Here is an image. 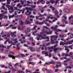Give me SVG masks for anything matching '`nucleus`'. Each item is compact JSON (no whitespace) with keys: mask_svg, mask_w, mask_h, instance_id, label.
Here are the masks:
<instances>
[{"mask_svg":"<svg viewBox=\"0 0 73 73\" xmlns=\"http://www.w3.org/2000/svg\"><path fill=\"white\" fill-rule=\"evenodd\" d=\"M57 27H58V25H56L54 27V29H55V34H56V36H58V34H57V32H61V30L60 29H56Z\"/></svg>","mask_w":73,"mask_h":73,"instance_id":"423d86ee","label":"nucleus"},{"mask_svg":"<svg viewBox=\"0 0 73 73\" xmlns=\"http://www.w3.org/2000/svg\"><path fill=\"white\" fill-rule=\"evenodd\" d=\"M31 8H36V5H31Z\"/></svg>","mask_w":73,"mask_h":73,"instance_id":"72a5a7b5","label":"nucleus"},{"mask_svg":"<svg viewBox=\"0 0 73 73\" xmlns=\"http://www.w3.org/2000/svg\"><path fill=\"white\" fill-rule=\"evenodd\" d=\"M57 20V18H55V20H54L52 21V22H55L56 21V20Z\"/></svg>","mask_w":73,"mask_h":73,"instance_id":"603ef678","label":"nucleus"},{"mask_svg":"<svg viewBox=\"0 0 73 73\" xmlns=\"http://www.w3.org/2000/svg\"><path fill=\"white\" fill-rule=\"evenodd\" d=\"M70 22L71 25H73V21L71 20L70 21Z\"/></svg>","mask_w":73,"mask_h":73,"instance_id":"de8ad7c7","label":"nucleus"},{"mask_svg":"<svg viewBox=\"0 0 73 73\" xmlns=\"http://www.w3.org/2000/svg\"><path fill=\"white\" fill-rule=\"evenodd\" d=\"M50 64H55V62L54 61H52V62H50Z\"/></svg>","mask_w":73,"mask_h":73,"instance_id":"13d9d810","label":"nucleus"},{"mask_svg":"<svg viewBox=\"0 0 73 73\" xmlns=\"http://www.w3.org/2000/svg\"><path fill=\"white\" fill-rule=\"evenodd\" d=\"M21 11H22V10L18 9L17 12H18V13L19 14V13H21Z\"/></svg>","mask_w":73,"mask_h":73,"instance_id":"a878e982","label":"nucleus"},{"mask_svg":"<svg viewBox=\"0 0 73 73\" xmlns=\"http://www.w3.org/2000/svg\"><path fill=\"white\" fill-rule=\"evenodd\" d=\"M65 47L66 48L65 49L66 50H67V53H69V50H68V48H68V47L67 46H65Z\"/></svg>","mask_w":73,"mask_h":73,"instance_id":"6ab92c4d","label":"nucleus"},{"mask_svg":"<svg viewBox=\"0 0 73 73\" xmlns=\"http://www.w3.org/2000/svg\"><path fill=\"white\" fill-rule=\"evenodd\" d=\"M17 6L19 7V8H21L22 7V6L20 5V3L18 4L17 5Z\"/></svg>","mask_w":73,"mask_h":73,"instance_id":"7c9ffc66","label":"nucleus"},{"mask_svg":"<svg viewBox=\"0 0 73 73\" xmlns=\"http://www.w3.org/2000/svg\"><path fill=\"white\" fill-rule=\"evenodd\" d=\"M33 23V19H31L30 20V21H27L26 22H25V24H30L31 23Z\"/></svg>","mask_w":73,"mask_h":73,"instance_id":"1a4fd4ad","label":"nucleus"},{"mask_svg":"<svg viewBox=\"0 0 73 73\" xmlns=\"http://www.w3.org/2000/svg\"><path fill=\"white\" fill-rule=\"evenodd\" d=\"M65 27V25H59L60 27Z\"/></svg>","mask_w":73,"mask_h":73,"instance_id":"4c0bfd02","label":"nucleus"},{"mask_svg":"<svg viewBox=\"0 0 73 73\" xmlns=\"http://www.w3.org/2000/svg\"><path fill=\"white\" fill-rule=\"evenodd\" d=\"M11 0H7L6 3L7 5H6L7 7L8 8L9 10H11V11H9V13H12L14 10H13V7H11L10 6V5H8V4H10V3H11Z\"/></svg>","mask_w":73,"mask_h":73,"instance_id":"f03ea898","label":"nucleus"},{"mask_svg":"<svg viewBox=\"0 0 73 73\" xmlns=\"http://www.w3.org/2000/svg\"><path fill=\"white\" fill-rule=\"evenodd\" d=\"M30 18H33V19H34V18H35V16H32V15H30Z\"/></svg>","mask_w":73,"mask_h":73,"instance_id":"49530a36","label":"nucleus"},{"mask_svg":"<svg viewBox=\"0 0 73 73\" xmlns=\"http://www.w3.org/2000/svg\"><path fill=\"white\" fill-rule=\"evenodd\" d=\"M43 28H46V30H47V29L48 30H50V28H48V27H47L46 26H45L43 27Z\"/></svg>","mask_w":73,"mask_h":73,"instance_id":"aec40b11","label":"nucleus"},{"mask_svg":"<svg viewBox=\"0 0 73 73\" xmlns=\"http://www.w3.org/2000/svg\"><path fill=\"white\" fill-rule=\"evenodd\" d=\"M23 46H26V47H28V46L27 44H24Z\"/></svg>","mask_w":73,"mask_h":73,"instance_id":"69168bd1","label":"nucleus"},{"mask_svg":"<svg viewBox=\"0 0 73 73\" xmlns=\"http://www.w3.org/2000/svg\"><path fill=\"white\" fill-rule=\"evenodd\" d=\"M19 63H17V64H15V65H14V66H16L18 65V66H19V67H20V68H21V65H19Z\"/></svg>","mask_w":73,"mask_h":73,"instance_id":"a211bd4d","label":"nucleus"},{"mask_svg":"<svg viewBox=\"0 0 73 73\" xmlns=\"http://www.w3.org/2000/svg\"><path fill=\"white\" fill-rule=\"evenodd\" d=\"M45 44H43V45L42 46V50H44V46H45Z\"/></svg>","mask_w":73,"mask_h":73,"instance_id":"c9c22d12","label":"nucleus"},{"mask_svg":"<svg viewBox=\"0 0 73 73\" xmlns=\"http://www.w3.org/2000/svg\"><path fill=\"white\" fill-rule=\"evenodd\" d=\"M54 13L55 14V15H57L58 13V12L56 10L54 12Z\"/></svg>","mask_w":73,"mask_h":73,"instance_id":"c85d7f7f","label":"nucleus"},{"mask_svg":"<svg viewBox=\"0 0 73 73\" xmlns=\"http://www.w3.org/2000/svg\"><path fill=\"white\" fill-rule=\"evenodd\" d=\"M53 58H54V59H55V60H58V58H57V57L53 56Z\"/></svg>","mask_w":73,"mask_h":73,"instance_id":"a19ab883","label":"nucleus"},{"mask_svg":"<svg viewBox=\"0 0 73 73\" xmlns=\"http://www.w3.org/2000/svg\"><path fill=\"white\" fill-rule=\"evenodd\" d=\"M8 56L9 57H12L13 59H15V57L10 54Z\"/></svg>","mask_w":73,"mask_h":73,"instance_id":"2eb2a0df","label":"nucleus"},{"mask_svg":"<svg viewBox=\"0 0 73 73\" xmlns=\"http://www.w3.org/2000/svg\"><path fill=\"white\" fill-rule=\"evenodd\" d=\"M25 9L27 10V12L25 13V14H27V15H31V12H29L28 10H29L31 11H32L33 10V9H32L31 8V7H26L25 8Z\"/></svg>","mask_w":73,"mask_h":73,"instance_id":"39448f33","label":"nucleus"},{"mask_svg":"<svg viewBox=\"0 0 73 73\" xmlns=\"http://www.w3.org/2000/svg\"><path fill=\"white\" fill-rule=\"evenodd\" d=\"M50 3H51L52 4H54V0H50Z\"/></svg>","mask_w":73,"mask_h":73,"instance_id":"cd10ccee","label":"nucleus"},{"mask_svg":"<svg viewBox=\"0 0 73 73\" xmlns=\"http://www.w3.org/2000/svg\"><path fill=\"white\" fill-rule=\"evenodd\" d=\"M72 45L70 46H69V48H70L71 49H72Z\"/></svg>","mask_w":73,"mask_h":73,"instance_id":"052dcab7","label":"nucleus"},{"mask_svg":"<svg viewBox=\"0 0 73 73\" xmlns=\"http://www.w3.org/2000/svg\"><path fill=\"white\" fill-rule=\"evenodd\" d=\"M14 16H15V15H12L9 16V19H11V18H13V17H14Z\"/></svg>","mask_w":73,"mask_h":73,"instance_id":"4be33fe9","label":"nucleus"},{"mask_svg":"<svg viewBox=\"0 0 73 73\" xmlns=\"http://www.w3.org/2000/svg\"><path fill=\"white\" fill-rule=\"evenodd\" d=\"M66 35H62V36H61V35H59V37H61V38L62 37H66Z\"/></svg>","mask_w":73,"mask_h":73,"instance_id":"b1692460","label":"nucleus"},{"mask_svg":"<svg viewBox=\"0 0 73 73\" xmlns=\"http://www.w3.org/2000/svg\"><path fill=\"white\" fill-rule=\"evenodd\" d=\"M14 33L16 34V31H15L13 32V33H11V36H12V37H13V36H14V37H16V36L14 34Z\"/></svg>","mask_w":73,"mask_h":73,"instance_id":"f8f14e48","label":"nucleus"},{"mask_svg":"<svg viewBox=\"0 0 73 73\" xmlns=\"http://www.w3.org/2000/svg\"><path fill=\"white\" fill-rule=\"evenodd\" d=\"M45 55L46 56H48V52H46L45 53Z\"/></svg>","mask_w":73,"mask_h":73,"instance_id":"8fccbe9b","label":"nucleus"},{"mask_svg":"<svg viewBox=\"0 0 73 73\" xmlns=\"http://www.w3.org/2000/svg\"><path fill=\"white\" fill-rule=\"evenodd\" d=\"M2 4L3 6V7H2V8H3L4 10H5V7H4V6H5V3H2Z\"/></svg>","mask_w":73,"mask_h":73,"instance_id":"f3484780","label":"nucleus"},{"mask_svg":"<svg viewBox=\"0 0 73 73\" xmlns=\"http://www.w3.org/2000/svg\"><path fill=\"white\" fill-rule=\"evenodd\" d=\"M64 11L65 12H66L67 13H68V12H69V9H68V8L65 9L64 10Z\"/></svg>","mask_w":73,"mask_h":73,"instance_id":"4468645a","label":"nucleus"},{"mask_svg":"<svg viewBox=\"0 0 73 73\" xmlns=\"http://www.w3.org/2000/svg\"><path fill=\"white\" fill-rule=\"evenodd\" d=\"M73 42V40L70 41H68L67 42V43H65V45H68V44H69L70 45V44H72V43Z\"/></svg>","mask_w":73,"mask_h":73,"instance_id":"9b49d317","label":"nucleus"},{"mask_svg":"<svg viewBox=\"0 0 73 73\" xmlns=\"http://www.w3.org/2000/svg\"><path fill=\"white\" fill-rule=\"evenodd\" d=\"M0 48H6V46H3L1 45H0Z\"/></svg>","mask_w":73,"mask_h":73,"instance_id":"c03bdc74","label":"nucleus"},{"mask_svg":"<svg viewBox=\"0 0 73 73\" xmlns=\"http://www.w3.org/2000/svg\"><path fill=\"white\" fill-rule=\"evenodd\" d=\"M65 57H68V56H70V55L68 54H66L65 55Z\"/></svg>","mask_w":73,"mask_h":73,"instance_id":"4d7b16f0","label":"nucleus"},{"mask_svg":"<svg viewBox=\"0 0 73 73\" xmlns=\"http://www.w3.org/2000/svg\"><path fill=\"white\" fill-rule=\"evenodd\" d=\"M52 32L53 31H49V32H48L47 31H45L44 32L43 31H42V32H41L40 33V35H39V34H36L37 36H38V37H37L35 38L36 40H41L42 39H46V38H49V37L47 36H46V34H47V35H51L52 33ZM41 35H42L41 36ZM40 37H41V38H40Z\"/></svg>","mask_w":73,"mask_h":73,"instance_id":"f257e3e1","label":"nucleus"},{"mask_svg":"<svg viewBox=\"0 0 73 73\" xmlns=\"http://www.w3.org/2000/svg\"><path fill=\"white\" fill-rule=\"evenodd\" d=\"M56 46H57V44H56L54 46H52L51 47H49L48 48V49L49 50L50 49H52L54 51V53H56L57 52V50H58L59 49V48H56Z\"/></svg>","mask_w":73,"mask_h":73,"instance_id":"7ed1b4c3","label":"nucleus"},{"mask_svg":"<svg viewBox=\"0 0 73 73\" xmlns=\"http://www.w3.org/2000/svg\"><path fill=\"white\" fill-rule=\"evenodd\" d=\"M72 17H73V15H71L70 17H69V18H68L69 20H70L71 19H72Z\"/></svg>","mask_w":73,"mask_h":73,"instance_id":"473e14b6","label":"nucleus"},{"mask_svg":"<svg viewBox=\"0 0 73 73\" xmlns=\"http://www.w3.org/2000/svg\"><path fill=\"white\" fill-rule=\"evenodd\" d=\"M21 56L22 57H24L25 56V55L24 54H21Z\"/></svg>","mask_w":73,"mask_h":73,"instance_id":"774afa93","label":"nucleus"},{"mask_svg":"<svg viewBox=\"0 0 73 73\" xmlns=\"http://www.w3.org/2000/svg\"><path fill=\"white\" fill-rule=\"evenodd\" d=\"M55 18V17H50V19L52 20V19H54Z\"/></svg>","mask_w":73,"mask_h":73,"instance_id":"338daca9","label":"nucleus"},{"mask_svg":"<svg viewBox=\"0 0 73 73\" xmlns=\"http://www.w3.org/2000/svg\"><path fill=\"white\" fill-rule=\"evenodd\" d=\"M60 45H62L63 46L65 45V43H64V42H62L60 43Z\"/></svg>","mask_w":73,"mask_h":73,"instance_id":"412c9836","label":"nucleus"},{"mask_svg":"<svg viewBox=\"0 0 73 73\" xmlns=\"http://www.w3.org/2000/svg\"><path fill=\"white\" fill-rule=\"evenodd\" d=\"M3 26H4V27H7V26H8V24H5V25H3Z\"/></svg>","mask_w":73,"mask_h":73,"instance_id":"e2e57ef3","label":"nucleus"},{"mask_svg":"<svg viewBox=\"0 0 73 73\" xmlns=\"http://www.w3.org/2000/svg\"><path fill=\"white\" fill-rule=\"evenodd\" d=\"M20 3H21V4H24V2H26L25 0H21L20 1Z\"/></svg>","mask_w":73,"mask_h":73,"instance_id":"dca6fc26","label":"nucleus"},{"mask_svg":"<svg viewBox=\"0 0 73 73\" xmlns=\"http://www.w3.org/2000/svg\"><path fill=\"white\" fill-rule=\"evenodd\" d=\"M6 36H7V35H4V36H2V37H4V39H7V37H6Z\"/></svg>","mask_w":73,"mask_h":73,"instance_id":"c756f323","label":"nucleus"},{"mask_svg":"<svg viewBox=\"0 0 73 73\" xmlns=\"http://www.w3.org/2000/svg\"><path fill=\"white\" fill-rule=\"evenodd\" d=\"M51 29H53V30H54V31H55L54 29V27L53 26H52L51 28Z\"/></svg>","mask_w":73,"mask_h":73,"instance_id":"6e6d98bb","label":"nucleus"},{"mask_svg":"<svg viewBox=\"0 0 73 73\" xmlns=\"http://www.w3.org/2000/svg\"><path fill=\"white\" fill-rule=\"evenodd\" d=\"M50 38H51V43L52 44H55V41L54 40H53V38H58V36H56L55 35H53L50 36Z\"/></svg>","mask_w":73,"mask_h":73,"instance_id":"20e7f679","label":"nucleus"},{"mask_svg":"<svg viewBox=\"0 0 73 73\" xmlns=\"http://www.w3.org/2000/svg\"><path fill=\"white\" fill-rule=\"evenodd\" d=\"M37 27L36 26H35L33 28V29H34L35 30L36 29V28Z\"/></svg>","mask_w":73,"mask_h":73,"instance_id":"864d4df0","label":"nucleus"},{"mask_svg":"<svg viewBox=\"0 0 73 73\" xmlns=\"http://www.w3.org/2000/svg\"><path fill=\"white\" fill-rule=\"evenodd\" d=\"M9 39H8L5 42V44H6L7 43V42H8V41H9Z\"/></svg>","mask_w":73,"mask_h":73,"instance_id":"ea45409f","label":"nucleus"},{"mask_svg":"<svg viewBox=\"0 0 73 73\" xmlns=\"http://www.w3.org/2000/svg\"><path fill=\"white\" fill-rule=\"evenodd\" d=\"M45 3V1H43L41 2V3L42 4H44Z\"/></svg>","mask_w":73,"mask_h":73,"instance_id":"bf43d9fd","label":"nucleus"},{"mask_svg":"<svg viewBox=\"0 0 73 73\" xmlns=\"http://www.w3.org/2000/svg\"><path fill=\"white\" fill-rule=\"evenodd\" d=\"M63 17H64L65 19L64 20H62V22L63 23V24H64L65 21L66 20V19H67V17H64V16H63Z\"/></svg>","mask_w":73,"mask_h":73,"instance_id":"ddd939ff","label":"nucleus"},{"mask_svg":"<svg viewBox=\"0 0 73 73\" xmlns=\"http://www.w3.org/2000/svg\"><path fill=\"white\" fill-rule=\"evenodd\" d=\"M44 24H46V25H47V27H49V24L45 22L44 23Z\"/></svg>","mask_w":73,"mask_h":73,"instance_id":"58836bf2","label":"nucleus"},{"mask_svg":"<svg viewBox=\"0 0 73 73\" xmlns=\"http://www.w3.org/2000/svg\"><path fill=\"white\" fill-rule=\"evenodd\" d=\"M29 39V40H31V41H33V38L32 37H30Z\"/></svg>","mask_w":73,"mask_h":73,"instance_id":"5fc2aeb1","label":"nucleus"},{"mask_svg":"<svg viewBox=\"0 0 73 73\" xmlns=\"http://www.w3.org/2000/svg\"><path fill=\"white\" fill-rule=\"evenodd\" d=\"M8 17L6 15H3V14H0V20H2L3 19H7Z\"/></svg>","mask_w":73,"mask_h":73,"instance_id":"6e6552de","label":"nucleus"},{"mask_svg":"<svg viewBox=\"0 0 73 73\" xmlns=\"http://www.w3.org/2000/svg\"><path fill=\"white\" fill-rule=\"evenodd\" d=\"M61 40H62V41H64V42H66V41L65 40L63 39V38H61Z\"/></svg>","mask_w":73,"mask_h":73,"instance_id":"680f3d73","label":"nucleus"},{"mask_svg":"<svg viewBox=\"0 0 73 73\" xmlns=\"http://www.w3.org/2000/svg\"><path fill=\"white\" fill-rule=\"evenodd\" d=\"M29 64H32V65H35V63L31 62H29Z\"/></svg>","mask_w":73,"mask_h":73,"instance_id":"393cba45","label":"nucleus"},{"mask_svg":"<svg viewBox=\"0 0 73 73\" xmlns=\"http://www.w3.org/2000/svg\"><path fill=\"white\" fill-rule=\"evenodd\" d=\"M50 7L52 8V11H54V9L55 8H54V7H53V6H52V5L50 6Z\"/></svg>","mask_w":73,"mask_h":73,"instance_id":"bb28decb","label":"nucleus"},{"mask_svg":"<svg viewBox=\"0 0 73 73\" xmlns=\"http://www.w3.org/2000/svg\"><path fill=\"white\" fill-rule=\"evenodd\" d=\"M37 31H35V32H33L32 33V35H35V33H37Z\"/></svg>","mask_w":73,"mask_h":73,"instance_id":"2f4dec72","label":"nucleus"},{"mask_svg":"<svg viewBox=\"0 0 73 73\" xmlns=\"http://www.w3.org/2000/svg\"><path fill=\"white\" fill-rule=\"evenodd\" d=\"M68 68V69H71V66H69V67H68V68L66 67V69H67Z\"/></svg>","mask_w":73,"mask_h":73,"instance_id":"0e129e2a","label":"nucleus"},{"mask_svg":"<svg viewBox=\"0 0 73 73\" xmlns=\"http://www.w3.org/2000/svg\"><path fill=\"white\" fill-rule=\"evenodd\" d=\"M70 59H68V60H65L64 61V62H68V61H70Z\"/></svg>","mask_w":73,"mask_h":73,"instance_id":"3c124183","label":"nucleus"},{"mask_svg":"<svg viewBox=\"0 0 73 73\" xmlns=\"http://www.w3.org/2000/svg\"><path fill=\"white\" fill-rule=\"evenodd\" d=\"M19 23H20L21 25H23V22L21 21H20Z\"/></svg>","mask_w":73,"mask_h":73,"instance_id":"79ce46f5","label":"nucleus"},{"mask_svg":"<svg viewBox=\"0 0 73 73\" xmlns=\"http://www.w3.org/2000/svg\"><path fill=\"white\" fill-rule=\"evenodd\" d=\"M24 7H25V6H27V7H29L30 6V5L29 4H25L24 5Z\"/></svg>","mask_w":73,"mask_h":73,"instance_id":"f704fd0d","label":"nucleus"},{"mask_svg":"<svg viewBox=\"0 0 73 73\" xmlns=\"http://www.w3.org/2000/svg\"><path fill=\"white\" fill-rule=\"evenodd\" d=\"M11 40H14V41H15V42L13 43L12 45H16V43H17V38H15V39H13V38H11Z\"/></svg>","mask_w":73,"mask_h":73,"instance_id":"9d476101","label":"nucleus"},{"mask_svg":"<svg viewBox=\"0 0 73 73\" xmlns=\"http://www.w3.org/2000/svg\"><path fill=\"white\" fill-rule=\"evenodd\" d=\"M9 68L11 70H12L13 72H16V70H14L15 68H14V67L12 66L11 63L9 64Z\"/></svg>","mask_w":73,"mask_h":73,"instance_id":"0eeeda50","label":"nucleus"},{"mask_svg":"<svg viewBox=\"0 0 73 73\" xmlns=\"http://www.w3.org/2000/svg\"><path fill=\"white\" fill-rule=\"evenodd\" d=\"M54 2L55 5H56V4H57V3H58V1H56L55 2Z\"/></svg>","mask_w":73,"mask_h":73,"instance_id":"a18cd8bd","label":"nucleus"},{"mask_svg":"<svg viewBox=\"0 0 73 73\" xmlns=\"http://www.w3.org/2000/svg\"><path fill=\"white\" fill-rule=\"evenodd\" d=\"M39 25H42V24H44V22H42L41 23H39Z\"/></svg>","mask_w":73,"mask_h":73,"instance_id":"09e8293b","label":"nucleus"},{"mask_svg":"<svg viewBox=\"0 0 73 73\" xmlns=\"http://www.w3.org/2000/svg\"><path fill=\"white\" fill-rule=\"evenodd\" d=\"M31 52H35V48H31Z\"/></svg>","mask_w":73,"mask_h":73,"instance_id":"e433bc0d","label":"nucleus"},{"mask_svg":"<svg viewBox=\"0 0 73 73\" xmlns=\"http://www.w3.org/2000/svg\"><path fill=\"white\" fill-rule=\"evenodd\" d=\"M26 73H28V72H30V73H31V71L30 70H26Z\"/></svg>","mask_w":73,"mask_h":73,"instance_id":"37998d69","label":"nucleus"},{"mask_svg":"<svg viewBox=\"0 0 73 73\" xmlns=\"http://www.w3.org/2000/svg\"><path fill=\"white\" fill-rule=\"evenodd\" d=\"M1 67L2 68H5V69H7V68H8V67H5V66H4V65H2L1 66Z\"/></svg>","mask_w":73,"mask_h":73,"instance_id":"5701e85b","label":"nucleus"}]
</instances>
